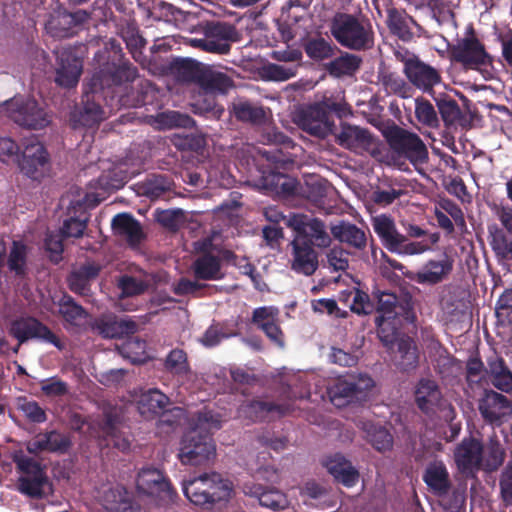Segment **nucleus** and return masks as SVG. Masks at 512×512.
<instances>
[{"label": "nucleus", "instance_id": "f257e3e1", "mask_svg": "<svg viewBox=\"0 0 512 512\" xmlns=\"http://www.w3.org/2000/svg\"><path fill=\"white\" fill-rule=\"evenodd\" d=\"M219 427V420L211 412L199 413L195 427L182 439L179 453L181 462L194 466L208 462L215 454L214 443L208 434Z\"/></svg>", "mask_w": 512, "mask_h": 512}, {"label": "nucleus", "instance_id": "f03ea898", "mask_svg": "<svg viewBox=\"0 0 512 512\" xmlns=\"http://www.w3.org/2000/svg\"><path fill=\"white\" fill-rule=\"evenodd\" d=\"M330 30L338 43L352 50H366L374 44L373 28L365 17L336 13L331 21Z\"/></svg>", "mask_w": 512, "mask_h": 512}, {"label": "nucleus", "instance_id": "7ed1b4c3", "mask_svg": "<svg viewBox=\"0 0 512 512\" xmlns=\"http://www.w3.org/2000/svg\"><path fill=\"white\" fill-rule=\"evenodd\" d=\"M232 489V483L217 472L204 473L183 483L185 496L199 506L228 500Z\"/></svg>", "mask_w": 512, "mask_h": 512}, {"label": "nucleus", "instance_id": "20e7f679", "mask_svg": "<svg viewBox=\"0 0 512 512\" xmlns=\"http://www.w3.org/2000/svg\"><path fill=\"white\" fill-rule=\"evenodd\" d=\"M335 141L341 147L356 154L361 155L367 152L381 163L392 164L395 162V158L389 154L385 144L365 128L343 123L339 131L335 133Z\"/></svg>", "mask_w": 512, "mask_h": 512}, {"label": "nucleus", "instance_id": "39448f33", "mask_svg": "<svg viewBox=\"0 0 512 512\" xmlns=\"http://www.w3.org/2000/svg\"><path fill=\"white\" fill-rule=\"evenodd\" d=\"M383 136L389 146V154L395 158L391 165H396L401 158L409 160L414 165L427 161L428 150L417 134L392 125L384 130Z\"/></svg>", "mask_w": 512, "mask_h": 512}, {"label": "nucleus", "instance_id": "423d86ee", "mask_svg": "<svg viewBox=\"0 0 512 512\" xmlns=\"http://www.w3.org/2000/svg\"><path fill=\"white\" fill-rule=\"evenodd\" d=\"M203 37L191 38L189 44L208 53L225 55L230 52L231 43L237 42L240 35L236 28L228 23L210 22L202 26Z\"/></svg>", "mask_w": 512, "mask_h": 512}, {"label": "nucleus", "instance_id": "0eeeda50", "mask_svg": "<svg viewBox=\"0 0 512 512\" xmlns=\"http://www.w3.org/2000/svg\"><path fill=\"white\" fill-rule=\"evenodd\" d=\"M450 59L465 70L484 71L492 65V58L476 36L471 33L449 47Z\"/></svg>", "mask_w": 512, "mask_h": 512}, {"label": "nucleus", "instance_id": "6e6552de", "mask_svg": "<svg viewBox=\"0 0 512 512\" xmlns=\"http://www.w3.org/2000/svg\"><path fill=\"white\" fill-rule=\"evenodd\" d=\"M373 386L374 381L368 375H350L345 379H339L329 388L328 394L333 405L343 407L364 401Z\"/></svg>", "mask_w": 512, "mask_h": 512}, {"label": "nucleus", "instance_id": "1a4fd4ad", "mask_svg": "<svg viewBox=\"0 0 512 512\" xmlns=\"http://www.w3.org/2000/svg\"><path fill=\"white\" fill-rule=\"evenodd\" d=\"M395 57L403 63L407 79L424 92L431 91L441 81L440 73L434 67L424 63L408 50H396Z\"/></svg>", "mask_w": 512, "mask_h": 512}, {"label": "nucleus", "instance_id": "9d476101", "mask_svg": "<svg viewBox=\"0 0 512 512\" xmlns=\"http://www.w3.org/2000/svg\"><path fill=\"white\" fill-rule=\"evenodd\" d=\"M7 116L20 126L42 129L51 122V116L34 99H13L6 103Z\"/></svg>", "mask_w": 512, "mask_h": 512}, {"label": "nucleus", "instance_id": "9b49d317", "mask_svg": "<svg viewBox=\"0 0 512 512\" xmlns=\"http://www.w3.org/2000/svg\"><path fill=\"white\" fill-rule=\"evenodd\" d=\"M22 147L21 158L18 160L21 172L31 179H41L49 168V154L46 148L35 137L25 139Z\"/></svg>", "mask_w": 512, "mask_h": 512}, {"label": "nucleus", "instance_id": "f8f14e48", "mask_svg": "<svg viewBox=\"0 0 512 512\" xmlns=\"http://www.w3.org/2000/svg\"><path fill=\"white\" fill-rule=\"evenodd\" d=\"M14 461L22 472L17 483L18 490L32 498H41L48 486V478L40 464L26 456H15Z\"/></svg>", "mask_w": 512, "mask_h": 512}, {"label": "nucleus", "instance_id": "ddd939ff", "mask_svg": "<svg viewBox=\"0 0 512 512\" xmlns=\"http://www.w3.org/2000/svg\"><path fill=\"white\" fill-rule=\"evenodd\" d=\"M137 490L153 498L158 505H168L174 493L163 473L153 467L142 468L136 478Z\"/></svg>", "mask_w": 512, "mask_h": 512}, {"label": "nucleus", "instance_id": "4468645a", "mask_svg": "<svg viewBox=\"0 0 512 512\" xmlns=\"http://www.w3.org/2000/svg\"><path fill=\"white\" fill-rule=\"evenodd\" d=\"M287 226L294 230L295 237H303L313 247L328 248L332 244V237L326 229V225L318 218H311L304 214H290Z\"/></svg>", "mask_w": 512, "mask_h": 512}, {"label": "nucleus", "instance_id": "2eb2a0df", "mask_svg": "<svg viewBox=\"0 0 512 512\" xmlns=\"http://www.w3.org/2000/svg\"><path fill=\"white\" fill-rule=\"evenodd\" d=\"M415 402L418 408L426 413H433L439 408L446 420L452 421L455 417L454 408L442 398L437 383L430 379H421L415 387Z\"/></svg>", "mask_w": 512, "mask_h": 512}, {"label": "nucleus", "instance_id": "dca6fc26", "mask_svg": "<svg viewBox=\"0 0 512 512\" xmlns=\"http://www.w3.org/2000/svg\"><path fill=\"white\" fill-rule=\"evenodd\" d=\"M55 55V82L64 88L76 86L83 71V61L77 50L62 47L55 50Z\"/></svg>", "mask_w": 512, "mask_h": 512}, {"label": "nucleus", "instance_id": "f3484780", "mask_svg": "<svg viewBox=\"0 0 512 512\" xmlns=\"http://www.w3.org/2000/svg\"><path fill=\"white\" fill-rule=\"evenodd\" d=\"M293 121L302 130L319 138H325L332 133L333 122L318 103L296 111Z\"/></svg>", "mask_w": 512, "mask_h": 512}, {"label": "nucleus", "instance_id": "a211bd4d", "mask_svg": "<svg viewBox=\"0 0 512 512\" xmlns=\"http://www.w3.org/2000/svg\"><path fill=\"white\" fill-rule=\"evenodd\" d=\"M454 461L458 470L467 477H474L482 469L483 445L473 438H464L454 449Z\"/></svg>", "mask_w": 512, "mask_h": 512}, {"label": "nucleus", "instance_id": "6ab92c4d", "mask_svg": "<svg viewBox=\"0 0 512 512\" xmlns=\"http://www.w3.org/2000/svg\"><path fill=\"white\" fill-rule=\"evenodd\" d=\"M89 18V12L83 9L72 13L66 10H58L50 15L45 29L54 38H67L73 36L77 29Z\"/></svg>", "mask_w": 512, "mask_h": 512}, {"label": "nucleus", "instance_id": "aec40b11", "mask_svg": "<svg viewBox=\"0 0 512 512\" xmlns=\"http://www.w3.org/2000/svg\"><path fill=\"white\" fill-rule=\"evenodd\" d=\"M382 342L389 347L392 361L402 371H409L418 365V351L415 343L407 336H380Z\"/></svg>", "mask_w": 512, "mask_h": 512}, {"label": "nucleus", "instance_id": "412c9836", "mask_svg": "<svg viewBox=\"0 0 512 512\" xmlns=\"http://www.w3.org/2000/svg\"><path fill=\"white\" fill-rule=\"evenodd\" d=\"M291 246V269L297 273L311 276L318 268V253L303 237H294Z\"/></svg>", "mask_w": 512, "mask_h": 512}, {"label": "nucleus", "instance_id": "4be33fe9", "mask_svg": "<svg viewBox=\"0 0 512 512\" xmlns=\"http://www.w3.org/2000/svg\"><path fill=\"white\" fill-rule=\"evenodd\" d=\"M377 299V312L380 316L376 318V323L379 327L380 336L385 334V326L388 325V321L395 316L403 314L406 319L413 318L410 313L411 307L409 301L401 303L395 294L386 292L379 293Z\"/></svg>", "mask_w": 512, "mask_h": 512}, {"label": "nucleus", "instance_id": "5701e85b", "mask_svg": "<svg viewBox=\"0 0 512 512\" xmlns=\"http://www.w3.org/2000/svg\"><path fill=\"white\" fill-rule=\"evenodd\" d=\"M10 334L23 343L31 338H42L61 348L60 340L46 326L34 318H21L12 322Z\"/></svg>", "mask_w": 512, "mask_h": 512}, {"label": "nucleus", "instance_id": "b1692460", "mask_svg": "<svg viewBox=\"0 0 512 512\" xmlns=\"http://www.w3.org/2000/svg\"><path fill=\"white\" fill-rule=\"evenodd\" d=\"M72 445L71 438L57 430L37 434L27 443V451L31 454L41 452L66 453Z\"/></svg>", "mask_w": 512, "mask_h": 512}, {"label": "nucleus", "instance_id": "393cba45", "mask_svg": "<svg viewBox=\"0 0 512 512\" xmlns=\"http://www.w3.org/2000/svg\"><path fill=\"white\" fill-rule=\"evenodd\" d=\"M371 224L384 247L390 252H399L402 244L407 242V237L398 231L391 216L386 214L374 216Z\"/></svg>", "mask_w": 512, "mask_h": 512}, {"label": "nucleus", "instance_id": "a878e982", "mask_svg": "<svg viewBox=\"0 0 512 512\" xmlns=\"http://www.w3.org/2000/svg\"><path fill=\"white\" fill-rule=\"evenodd\" d=\"M479 411L486 421L494 423L512 414V401L505 395L487 390L479 401Z\"/></svg>", "mask_w": 512, "mask_h": 512}, {"label": "nucleus", "instance_id": "bb28decb", "mask_svg": "<svg viewBox=\"0 0 512 512\" xmlns=\"http://www.w3.org/2000/svg\"><path fill=\"white\" fill-rule=\"evenodd\" d=\"M487 239L497 262L512 272V238L503 228L490 225Z\"/></svg>", "mask_w": 512, "mask_h": 512}, {"label": "nucleus", "instance_id": "cd10ccee", "mask_svg": "<svg viewBox=\"0 0 512 512\" xmlns=\"http://www.w3.org/2000/svg\"><path fill=\"white\" fill-rule=\"evenodd\" d=\"M95 328L105 338H121L134 334L138 325L128 318H119L114 314H103L96 319Z\"/></svg>", "mask_w": 512, "mask_h": 512}, {"label": "nucleus", "instance_id": "c85d7f7f", "mask_svg": "<svg viewBox=\"0 0 512 512\" xmlns=\"http://www.w3.org/2000/svg\"><path fill=\"white\" fill-rule=\"evenodd\" d=\"M331 234L334 239L356 250H364L367 246V236L364 230L355 224L340 221L330 227Z\"/></svg>", "mask_w": 512, "mask_h": 512}, {"label": "nucleus", "instance_id": "c756f323", "mask_svg": "<svg viewBox=\"0 0 512 512\" xmlns=\"http://www.w3.org/2000/svg\"><path fill=\"white\" fill-rule=\"evenodd\" d=\"M289 412L288 406L279 405L273 402L253 400L243 403L239 407V414L251 420H263L271 416H283Z\"/></svg>", "mask_w": 512, "mask_h": 512}, {"label": "nucleus", "instance_id": "7c9ffc66", "mask_svg": "<svg viewBox=\"0 0 512 512\" xmlns=\"http://www.w3.org/2000/svg\"><path fill=\"white\" fill-rule=\"evenodd\" d=\"M190 270L196 280H219L224 276L221 260L209 252L196 257Z\"/></svg>", "mask_w": 512, "mask_h": 512}, {"label": "nucleus", "instance_id": "2f4dec72", "mask_svg": "<svg viewBox=\"0 0 512 512\" xmlns=\"http://www.w3.org/2000/svg\"><path fill=\"white\" fill-rule=\"evenodd\" d=\"M169 398L157 389L142 392L137 400V409L146 419H152L164 412Z\"/></svg>", "mask_w": 512, "mask_h": 512}, {"label": "nucleus", "instance_id": "473e14b6", "mask_svg": "<svg viewBox=\"0 0 512 512\" xmlns=\"http://www.w3.org/2000/svg\"><path fill=\"white\" fill-rule=\"evenodd\" d=\"M452 268L453 261L445 255L440 260H430L416 273L415 280L420 284H437L449 275Z\"/></svg>", "mask_w": 512, "mask_h": 512}, {"label": "nucleus", "instance_id": "72a5a7b5", "mask_svg": "<svg viewBox=\"0 0 512 512\" xmlns=\"http://www.w3.org/2000/svg\"><path fill=\"white\" fill-rule=\"evenodd\" d=\"M121 416V410L119 408H107L104 410L105 422L103 424V433L109 438L110 443L120 450L121 452H127L130 450L131 441L123 435L116 427Z\"/></svg>", "mask_w": 512, "mask_h": 512}, {"label": "nucleus", "instance_id": "f704fd0d", "mask_svg": "<svg viewBox=\"0 0 512 512\" xmlns=\"http://www.w3.org/2000/svg\"><path fill=\"white\" fill-rule=\"evenodd\" d=\"M137 69L130 64L124 63L113 71L101 70L92 78L93 86L103 88L111 84L120 85L125 82H133L137 78Z\"/></svg>", "mask_w": 512, "mask_h": 512}, {"label": "nucleus", "instance_id": "c9c22d12", "mask_svg": "<svg viewBox=\"0 0 512 512\" xmlns=\"http://www.w3.org/2000/svg\"><path fill=\"white\" fill-rule=\"evenodd\" d=\"M112 226L115 233L124 237L131 245L140 243L144 237L140 223L129 214L116 215L112 221Z\"/></svg>", "mask_w": 512, "mask_h": 512}, {"label": "nucleus", "instance_id": "e433bc0d", "mask_svg": "<svg viewBox=\"0 0 512 512\" xmlns=\"http://www.w3.org/2000/svg\"><path fill=\"white\" fill-rule=\"evenodd\" d=\"M103 505L110 512H137L131 505L129 492L121 485L110 487L103 493Z\"/></svg>", "mask_w": 512, "mask_h": 512}, {"label": "nucleus", "instance_id": "4c0bfd02", "mask_svg": "<svg viewBox=\"0 0 512 512\" xmlns=\"http://www.w3.org/2000/svg\"><path fill=\"white\" fill-rule=\"evenodd\" d=\"M245 493L256 497L263 507L272 510L285 509L288 506L286 496L277 489H264L261 485L245 487Z\"/></svg>", "mask_w": 512, "mask_h": 512}, {"label": "nucleus", "instance_id": "58836bf2", "mask_svg": "<svg viewBox=\"0 0 512 512\" xmlns=\"http://www.w3.org/2000/svg\"><path fill=\"white\" fill-rule=\"evenodd\" d=\"M387 26L389 30L397 35L402 40H410L413 33L410 29V24L416 25L415 20L406 14L403 10L391 6L387 9Z\"/></svg>", "mask_w": 512, "mask_h": 512}, {"label": "nucleus", "instance_id": "ea45409f", "mask_svg": "<svg viewBox=\"0 0 512 512\" xmlns=\"http://www.w3.org/2000/svg\"><path fill=\"white\" fill-rule=\"evenodd\" d=\"M100 267L93 263H87L81 266L79 269L73 271L69 278L70 289L82 296L89 295L90 292V280L97 277Z\"/></svg>", "mask_w": 512, "mask_h": 512}, {"label": "nucleus", "instance_id": "a19ab883", "mask_svg": "<svg viewBox=\"0 0 512 512\" xmlns=\"http://www.w3.org/2000/svg\"><path fill=\"white\" fill-rule=\"evenodd\" d=\"M232 113L237 120L251 124H262L266 120L264 108L247 100L233 102Z\"/></svg>", "mask_w": 512, "mask_h": 512}, {"label": "nucleus", "instance_id": "79ce46f5", "mask_svg": "<svg viewBox=\"0 0 512 512\" xmlns=\"http://www.w3.org/2000/svg\"><path fill=\"white\" fill-rule=\"evenodd\" d=\"M424 481L437 494H445L449 487V474L441 462L431 463L424 474Z\"/></svg>", "mask_w": 512, "mask_h": 512}, {"label": "nucleus", "instance_id": "37998d69", "mask_svg": "<svg viewBox=\"0 0 512 512\" xmlns=\"http://www.w3.org/2000/svg\"><path fill=\"white\" fill-rule=\"evenodd\" d=\"M491 383L498 389L509 392L512 390V372L500 358L491 359L488 363Z\"/></svg>", "mask_w": 512, "mask_h": 512}, {"label": "nucleus", "instance_id": "c03bdc74", "mask_svg": "<svg viewBox=\"0 0 512 512\" xmlns=\"http://www.w3.org/2000/svg\"><path fill=\"white\" fill-rule=\"evenodd\" d=\"M201 86L211 92L226 93L234 87V83L227 74L206 69L202 73Z\"/></svg>", "mask_w": 512, "mask_h": 512}, {"label": "nucleus", "instance_id": "a18cd8bd", "mask_svg": "<svg viewBox=\"0 0 512 512\" xmlns=\"http://www.w3.org/2000/svg\"><path fill=\"white\" fill-rule=\"evenodd\" d=\"M153 124L158 129H172L177 127H191L194 124L193 119L177 111H166L152 117Z\"/></svg>", "mask_w": 512, "mask_h": 512}, {"label": "nucleus", "instance_id": "49530a36", "mask_svg": "<svg viewBox=\"0 0 512 512\" xmlns=\"http://www.w3.org/2000/svg\"><path fill=\"white\" fill-rule=\"evenodd\" d=\"M59 313L64 321L72 326H81L86 322L88 313L73 299H63L59 305Z\"/></svg>", "mask_w": 512, "mask_h": 512}, {"label": "nucleus", "instance_id": "de8ad7c7", "mask_svg": "<svg viewBox=\"0 0 512 512\" xmlns=\"http://www.w3.org/2000/svg\"><path fill=\"white\" fill-rule=\"evenodd\" d=\"M301 64H274L269 63L263 66L261 75L269 81H287L296 76Z\"/></svg>", "mask_w": 512, "mask_h": 512}, {"label": "nucleus", "instance_id": "09e8293b", "mask_svg": "<svg viewBox=\"0 0 512 512\" xmlns=\"http://www.w3.org/2000/svg\"><path fill=\"white\" fill-rule=\"evenodd\" d=\"M363 429L367 432L369 442L378 451L383 452L392 448L393 437L385 428L368 423L364 424Z\"/></svg>", "mask_w": 512, "mask_h": 512}, {"label": "nucleus", "instance_id": "8fccbe9b", "mask_svg": "<svg viewBox=\"0 0 512 512\" xmlns=\"http://www.w3.org/2000/svg\"><path fill=\"white\" fill-rule=\"evenodd\" d=\"M203 71L198 63L191 60H182L175 67L176 78L183 83L198 82L201 84Z\"/></svg>", "mask_w": 512, "mask_h": 512}, {"label": "nucleus", "instance_id": "3c124183", "mask_svg": "<svg viewBox=\"0 0 512 512\" xmlns=\"http://www.w3.org/2000/svg\"><path fill=\"white\" fill-rule=\"evenodd\" d=\"M360 58L356 55L345 53L330 63V73L335 76L350 75L360 66Z\"/></svg>", "mask_w": 512, "mask_h": 512}, {"label": "nucleus", "instance_id": "603ef678", "mask_svg": "<svg viewBox=\"0 0 512 512\" xmlns=\"http://www.w3.org/2000/svg\"><path fill=\"white\" fill-rule=\"evenodd\" d=\"M505 452L502 446L497 441H491L486 448L483 450V462L482 469L486 471H495L503 463Z\"/></svg>", "mask_w": 512, "mask_h": 512}, {"label": "nucleus", "instance_id": "864d4df0", "mask_svg": "<svg viewBox=\"0 0 512 512\" xmlns=\"http://www.w3.org/2000/svg\"><path fill=\"white\" fill-rule=\"evenodd\" d=\"M26 246L18 241H14L8 257V267L16 275H23L26 266Z\"/></svg>", "mask_w": 512, "mask_h": 512}, {"label": "nucleus", "instance_id": "5fc2aeb1", "mask_svg": "<svg viewBox=\"0 0 512 512\" xmlns=\"http://www.w3.org/2000/svg\"><path fill=\"white\" fill-rule=\"evenodd\" d=\"M155 218L163 227L177 230L185 223V213L181 209L156 211Z\"/></svg>", "mask_w": 512, "mask_h": 512}, {"label": "nucleus", "instance_id": "6e6d98bb", "mask_svg": "<svg viewBox=\"0 0 512 512\" xmlns=\"http://www.w3.org/2000/svg\"><path fill=\"white\" fill-rule=\"evenodd\" d=\"M439 113L446 125L456 123L461 117V110L457 102L451 98L436 99Z\"/></svg>", "mask_w": 512, "mask_h": 512}, {"label": "nucleus", "instance_id": "4d7b16f0", "mask_svg": "<svg viewBox=\"0 0 512 512\" xmlns=\"http://www.w3.org/2000/svg\"><path fill=\"white\" fill-rule=\"evenodd\" d=\"M149 284L141 279L124 275L118 280V287L121 289L122 297H131L144 293Z\"/></svg>", "mask_w": 512, "mask_h": 512}, {"label": "nucleus", "instance_id": "13d9d810", "mask_svg": "<svg viewBox=\"0 0 512 512\" xmlns=\"http://www.w3.org/2000/svg\"><path fill=\"white\" fill-rule=\"evenodd\" d=\"M415 115L424 125L435 127L438 124L437 113L433 105L423 98L416 99Z\"/></svg>", "mask_w": 512, "mask_h": 512}, {"label": "nucleus", "instance_id": "bf43d9fd", "mask_svg": "<svg viewBox=\"0 0 512 512\" xmlns=\"http://www.w3.org/2000/svg\"><path fill=\"white\" fill-rule=\"evenodd\" d=\"M279 320V310L273 306H264L253 311L252 323L260 330H264Z\"/></svg>", "mask_w": 512, "mask_h": 512}, {"label": "nucleus", "instance_id": "052dcab7", "mask_svg": "<svg viewBox=\"0 0 512 512\" xmlns=\"http://www.w3.org/2000/svg\"><path fill=\"white\" fill-rule=\"evenodd\" d=\"M41 392L49 398L62 397L69 393V385L58 377L40 381Z\"/></svg>", "mask_w": 512, "mask_h": 512}, {"label": "nucleus", "instance_id": "680f3d73", "mask_svg": "<svg viewBox=\"0 0 512 512\" xmlns=\"http://www.w3.org/2000/svg\"><path fill=\"white\" fill-rule=\"evenodd\" d=\"M305 51L309 57L317 60L327 59L333 55V47L323 38L309 40Z\"/></svg>", "mask_w": 512, "mask_h": 512}, {"label": "nucleus", "instance_id": "e2e57ef3", "mask_svg": "<svg viewBox=\"0 0 512 512\" xmlns=\"http://www.w3.org/2000/svg\"><path fill=\"white\" fill-rule=\"evenodd\" d=\"M495 313L501 324L512 323V289L505 290L499 297Z\"/></svg>", "mask_w": 512, "mask_h": 512}, {"label": "nucleus", "instance_id": "0e129e2a", "mask_svg": "<svg viewBox=\"0 0 512 512\" xmlns=\"http://www.w3.org/2000/svg\"><path fill=\"white\" fill-rule=\"evenodd\" d=\"M166 368L175 374H186L189 371L186 353L181 349L172 350L166 358Z\"/></svg>", "mask_w": 512, "mask_h": 512}, {"label": "nucleus", "instance_id": "69168bd1", "mask_svg": "<svg viewBox=\"0 0 512 512\" xmlns=\"http://www.w3.org/2000/svg\"><path fill=\"white\" fill-rule=\"evenodd\" d=\"M381 83L386 91L391 94H396L401 97H407L409 87L406 82L399 76L392 73H385L381 76Z\"/></svg>", "mask_w": 512, "mask_h": 512}, {"label": "nucleus", "instance_id": "338daca9", "mask_svg": "<svg viewBox=\"0 0 512 512\" xmlns=\"http://www.w3.org/2000/svg\"><path fill=\"white\" fill-rule=\"evenodd\" d=\"M327 262L334 271H345L349 267V253L341 246H335L326 254Z\"/></svg>", "mask_w": 512, "mask_h": 512}, {"label": "nucleus", "instance_id": "774afa93", "mask_svg": "<svg viewBox=\"0 0 512 512\" xmlns=\"http://www.w3.org/2000/svg\"><path fill=\"white\" fill-rule=\"evenodd\" d=\"M103 119V112L98 104L89 99L80 111L79 121L84 126H93Z\"/></svg>", "mask_w": 512, "mask_h": 512}]
</instances>
